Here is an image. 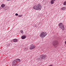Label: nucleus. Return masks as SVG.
<instances>
[{
  "label": "nucleus",
  "instance_id": "1",
  "mask_svg": "<svg viewBox=\"0 0 66 66\" xmlns=\"http://www.w3.org/2000/svg\"><path fill=\"white\" fill-rule=\"evenodd\" d=\"M33 9L36 10H40L42 9V5L40 4H38L37 5L34 6L33 7Z\"/></svg>",
  "mask_w": 66,
  "mask_h": 66
},
{
  "label": "nucleus",
  "instance_id": "2",
  "mask_svg": "<svg viewBox=\"0 0 66 66\" xmlns=\"http://www.w3.org/2000/svg\"><path fill=\"white\" fill-rule=\"evenodd\" d=\"M47 35V33L46 32L43 31L41 33L40 36L41 38H44L46 37Z\"/></svg>",
  "mask_w": 66,
  "mask_h": 66
},
{
  "label": "nucleus",
  "instance_id": "3",
  "mask_svg": "<svg viewBox=\"0 0 66 66\" xmlns=\"http://www.w3.org/2000/svg\"><path fill=\"white\" fill-rule=\"evenodd\" d=\"M59 44V43L58 41L56 40L54 41V42L53 44V45L55 48H56V47H57V46H58Z\"/></svg>",
  "mask_w": 66,
  "mask_h": 66
},
{
  "label": "nucleus",
  "instance_id": "4",
  "mask_svg": "<svg viewBox=\"0 0 66 66\" xmlns=\"http://www.w3.org/2000/svg\"><path fill=\"white\" fill-rule=\"evenodd\" d=\"M59 27L62 30L64 31L65 30V28H64V26L63 25L62 23H61L59 24Z\"/></svg>",
  "mask_w": 66,
  "mask_h": 66
},
{
  "label": "nucleus",
  "instance_id": "5",
  "mask_svg": "<svg viewBox=\"0 0 66 66\" xmlns=\"http://www.w3.org/2000/svg\"><path fill=\"white\" fill-rule=\"evenodd\" d=\"M46 57V55L44 54L40 56V58H41V59L42 60H44V59H45Z\"/></svg>",
  "mask_w": 66,
  "mask_h": 66
},
{
  "label": "nucleus",
  "instance_id": "6",
  "mask_svg": "<svg viewBox=\"0 0 66 66\" xmlns=\"http://www.w3.org/2000/svg\"><path fill=\"white\" fill-rule=\"evenodd\" d=\"M35 46L33 45V44H32L31 45L30 49V50H32V49H35Z\"/></svg>",
  "mask_w": 66,
  "mask_h": 66
},
{
  "label": "nucleus",
  "instance_id": "7",
  "mask_svg": "<svg viewBox=\"0 0 66 66\" xmlns=\"http://www.w3.org/2000/svg\"><path fill=\"white\" fill-rule=\"evenodd\" d=\"M26 38V36H25L23 35L21 37L22 39H25Z\"/></svg>",
  "mask_w": 66,
  "mask_h": 66
},
{
  "label": "nucleus",
  "instance_id": "8",
  "mask_svg": "<svg viewBox=\"0 0 66 66\" xmlns=\"http://www.w3.org/2000/svg\"><path fill=\"white\" fill-rule=\"evenodd\" d=\"M13 41L14 43H16L17 42V39H14L13 40Z\"/></svg>",
  "mask_w": 66,
  "mask_h": 66
},
{
  "label": "nucleus",
  "instance_id": "9",
  "mask_svg": "<svg viewBox=\"0 0 66 66\" xmlns=\"http://www.w3.org/2000/svg\"><path fill=\"white\" fill-rule=\"evenodd\" d=\"M61 9L62 10H63V11H64V10H66V7H63Z\"/></svg>",
  "mask_w": 66,
  "mask_h": 66
},
{
  "label": "nucleus",
  "instance_id": "10",
  "mask_svg": "<svg viewBox=\"0 0 66 66\" xmlns=\"http://www.w3.org/2000/svg\"><path fill=\"white\" fill-rule=\"evenodd\" d=\"M5 5L4 4H2L1 5V7H5Z\"/></svg>",
  "mask_w": 66,
  "mask_h": 66
},
{
  "label": "nucleus",
  "instance_id": "11",
  "mask_svg": "<svg viewBox=\"0 0 66 66\" xmlns=\"http://www.w3.org/2000/svg\"><path fill=\"white\" fill-rule=\"evenodd\" d=\"M51 3L52 4H53L54 3V1L53 0H51Z\"/></svg>",
  "mask_w": 66,
  "mask_h": 66
},
{
  "label": "nucleus",
  "instance_id": "12",
  "mask_svg": "<svg viewBox=\"0 0 66 66\" xmlns=\"http://www.w3.org/2000/svg\"><path fill=\"white\" fill-rule=\"evenodd\" d=\"M16 62L15 61H14L12 62V65H15V64L16 63Z\"/></svg>",
  "mask_w": 66,
  "mask_h": 66
},
{
  "label": "nucleus",
  "instance_id": "13",
  "mask_svg": "<svg viewBox=\"0 0 66 66\" xmlns=\"http://www.w3.org/2000/svg\"><path fill=\"white\" fill-rule=\"evenodd\" d=\"M20 32L21 34H23V31L22 30H21Z\"/></svg>",
  "mask_w": 66,
  "mask_h": 66
},
{
  "label": "nucleus",
  "instance_id": "14",
  "mask_svg": "<svg viewBox=\"0 0 66 66\" xmlns=\"http://www.w3.org/2000/svg\"><path fill=\"white\" fill-rule=\"evenodd\" d=\"M64 5H66V1L64 2L63 3Z\"/></svg>",
  "mask_w": 66,
  "mask_h": 66
},
{
  "label": "nucleus",
  "instance_id": "15",
  "mask_svg": "<svg viewBox=\"0 0 66 66\" xmlns=\"http://www.w3.org/2000/svg\"><path fill=\"white\" fill-rule=\"evenodd\" d=\"M27 50H28V48L26 47V48H25L24 49V50L25 51H27Z\"/></svg>",
  "mask_w": 66,
  "mask_h": 66
},
{
  "label": "nucleus",
  "instance_id": "16",
  "mask_svg": "<svg viewBox=\"0 0 66 66\" xmlns=\"http://www.w3.org/2000/svg\"><path fill=\"white\" fill-rule=\"evenodd\" d=\"M16 60H17V61H18L19 62L20 61V60L19 59H17Z\"/></svg>",
  "mask_w": 66,
  "mask_h": 66
},
{
  "label": "nucleus",
  "instance_id": "17",
  "mask_svg": "<svg viewBox=\"0 0 66 66\" xmlns=\"http://www.w3.org/2000/svg\"><path fill=\"white\" fill-rule=\"evenodd\" d=\"M19 17H22V15H18Z\"/></svg>",
  "mask_w": 66,
  "mask_h": 66
},
{
  "label": "nucleus",
  "instance_id": "18",
  "mask_svg": "<svg viewBox=\"0 0 66 66\" xmlns=\"http://www.w3.org/2000/svg\"><path fill=\"white\" fill-rule=\"evenodd\" d=\"M15 15L16 16H18V14L17 13H16L15 14Z\"/></svg>",
  "mask_w": 66,
  "mask_h": 66
},
{
  "label": "nucleus",
  "instance_id": "19",
  "mask_svg": "<svg viewBox=\"0 0 66 66\" xmlns=\"http://www.w3.org/2000/svg\"><path fill=\"white\" fill-rule=\"evenodd\" d=\"M64 44H66V41H65L64 42Z\"/></svg>",
  "mask_w": 66,
  "mask_h": 66
},
{
  "label": "nucleus",
  "instance_id": "20",
  "mask_svg": "<svg viewBox=\"0 0 66 66\" xmlns=\"http://www.w3.org/2000/svg\"><path fill=\"white\" fill-rule=\"evenodd\" d=\"M52 66V65H49V66Z\"/></svg>",
  "mask_w": 66,
  "mask_h": 66
},
{
  "label": "nucleus",
  "instance_id": "21",
  "mask_svg": "<svg viewBox=\"0 0 66 66\" xmlns=\"http://www.w3.org/2000/svg\"><path fill=\"white\" fill-rule=\"evenodd\" d=\"M7 1H10L11 0H6Z\"/></svg>",
  "mask_w": 66,
  "mask_h": 66
},
{
  "label": "nucleus",
  "instance_id": "22",
  "mask_svg": "<svg viewBox=\"0 0 66 66\" xmlns=\"http://www.w3.org/2000/svg\"><path fill=\"white\" fill-rule=\"evenodd\" d=\"M53 1H55L56 0H53Z\"/></svg>",
  "mask_w": 66,
  "mask_h": 66
},
{
  "label": "nucleus",
  "instance_id": "23",
  "mask_svg": "<svg viewBox=\"0 0 66 66\" xmlns=\"http://www.w3.org/2000/svg\"><path fill=\"white\" fill-rule=\"evenodd\" d=\"M0 9H1V7L0 6Z\"/></svg>",
  "mask_w": 66,
  "mask_h": 66
}]
</instances>
